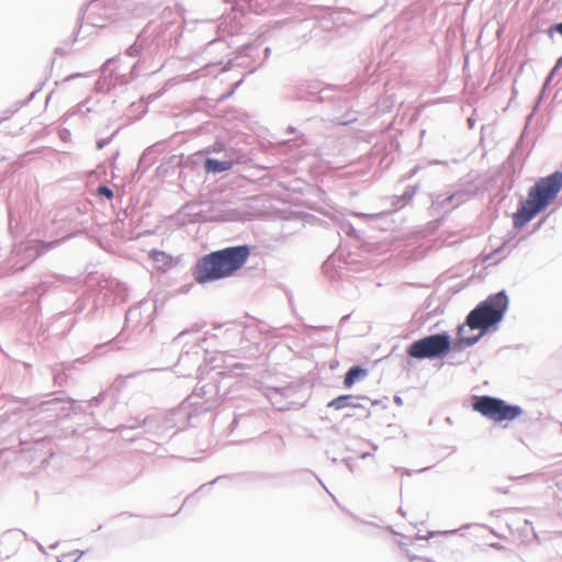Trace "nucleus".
<instances>
[{
	"mask_svg": "<svg viewBox=\"0 0 562 562\" xmlns=\"http://www.w3.org/2000/svg\"><path fill=\"white\" fill-rule=\"evenodd\" d=\"M249 256L250 247L247 245L226 247L205 255L194 267V280L203 284L229 278L244 267Z\"/></svg>",
	"mask_w": 562,
	"mask_h": 562,
	"instance_id": "1",
	"label": "nucleus"
},
{
	"mask_svg": "<svg viewBox=\"0 0 562 562\" xmlns=\"http://www.w3.org/2000/svg\"><path fill=\"white\" fill-rule=\"evenodd\" d=\"M562 190V172L555 171L541 178L530 188L526 202L514 214L516 227H522L537 214L546 210Z\"/></svg>",
	"mask_w": 562,
	"mask_h": 562,
	"instance_id": "2",
	"label": "nucleus"
},
{
	"mask_svg": "<svg viewBox=\"0 0 562 562\" xmlns=\"http://www.w3.org/2000/svg\"><path fill=\"white\" fill-rule=\"evenodd\" d=\"M507 306L508 299L504 292L490 295L470 312L467 325L471 329H488L502 321Z\"/></svg>",
	"mask_w": 562,
	"mask_h": 562,
	"instance_id": "3",
	"label": "nucleus"
},
{
	"mask_svg": "<svg viewBox=\"0 0 562 562\" xmlns=\"http://www.w3.org/2000/svg\"><path fill=\"white\" fill-rule=\"evenodd\" d=\"M450 348L451 339L447 334H435L414 341L407 353L415 359H434L446 356Z\"/></svg>",
	"mask_w": 562,
	"mask_h": 562,
	"instance_id": "4",
	"label": "nucleus"
},
{
	"mask_svg": "<svg viewBox=\"0 0 562 562\" xmlns=\"http://www.w3.org/2000/svg\"><path fill=\"white\" fill-rule=\"evenodd\" d=\"M503 400L492 396H477L473 403V409L488 419H493Z\"/></svg>",
	"mask_w": 562,
	"mask_h": 562,
	"instance_id": "5",
	"label": "nucleus"
},
{
	"mask_svg": "<svg viewBox=\"0 0 562 562\" xmlns=\"http://www.w3.org/2000/svg\"><path fill=\"white\" fill-rule=\"evenodd\" d=\"M148 257L157 271L166 273L177 266L178 259L161 250H150Z\"/></svg>",
	"mask_w": 562,
	"mask_h": 562,
	"instance_id": "6",
	"label": "nucleus"
},
{
	"mask_svg": "<svg viewBox=\"0 0 562 562\" xmlns=\"http://www.w3.org/2000/svg\"><path fill=\"white\" fill-rule=\"evenodd\" d=\"M522 413L521 408L516 405H509L506 404L504 401H502L501 407L497 408L496 415L493 417L492 420L502 423L505 420H514L520 414Z\"/></svg>",
	"mask_w": 562,
	"mask_h": 562,
	"instance_id": "7",
	"label": "nucleus"
},
{
	"mask_svg": "<svg viewBox=\"0 0 562 562\" xmlns=\"http://www.w3.org/2000/svg\"><path fill=\"white\" fill-rule=\"evenodd\" d=\"M368 371L360 367H352L345 375L344 384L346 387H351L356 381L367 376Z\"/></svg>",
	"mask_w": 562,
	"mask_h": 562,
	"instance_id": "8",
	"label": "nucleus"
},
{
	"mask_svg": "<svg viewBox=\"0 0 562 562\" xmlns=\"http://www.w3.org/2000/svg\"><path fill=\"white\" fill-rule=\"evenodd\" d=\"M205 169L210 172H222L232 169L233 164L231 161H220L215 159H206Z\"/></svg>",
	"mask_w": 562,
	"mask_h": 562,
	"instance_id": "9",
	"label": "nucleus"
},
{
	"mask_svg": "<svg viewBox=\"0 0 562 562\" xmlns=\"http://www.w3.org/2000/svg\"><path fill=\"white\" fill-rule=\"evenodd\" d=\"M351 400H352L351 395H340V396L331 400L328 403V406L333 407L334 409H337V411L342 409L345 407H349V406L356 407L357 405L351 403Z\"/></svg>",
	"mask_w": 562,
	"mask_h": 562,
	"instance_id": "10",
	"label": "nucleus"
},
{
	"mask_svg": "<svg viewBox=\"0 0 562 562\" xmlns=\"http://www.w3.org/2000/svg\"><path fill=\"white\" fill-rule=\"evenodd\" d=\"M97 193L99 195H103V196H105L108 199H112L113 198V191L110 188L105 187V186L99 187L97 189Z\"/></svg>",
	"mask_w": 562,
	"mask_h": 562,
	"instance_id": "11",
	"label": "nucleus"
},
{
	"mask_svg": "<svg viewBox=\"0 0 562 562\" xmlns=\"http://www.w3.org/2000/svg\"><path fill=\"white\" fill-rule=\"evenodd\" d=\"M553 32H555L562 36V22L554 24L549 29V34H552Z\"/></svg>",
	"mask_w": 562,
	"mask_h": 562,
	"instance_id": "12",
	"label": "nucleus"
},
{
	"mask_svg": "<svg viewBox=\"0 0 562 562\" xmlns=\"http://www.w3.org/2000/svg\"><path fill=\"white\" fill-rule=\"evenodd\" d=\"M559 67H562V56L558 59L557 65H555V69L559 68Z\"/></svg>",
	"mask_w": 562,
	"mask_h": 562,
	"instance_id": "13",
	"label": "nucleus"
}]
</instances>
